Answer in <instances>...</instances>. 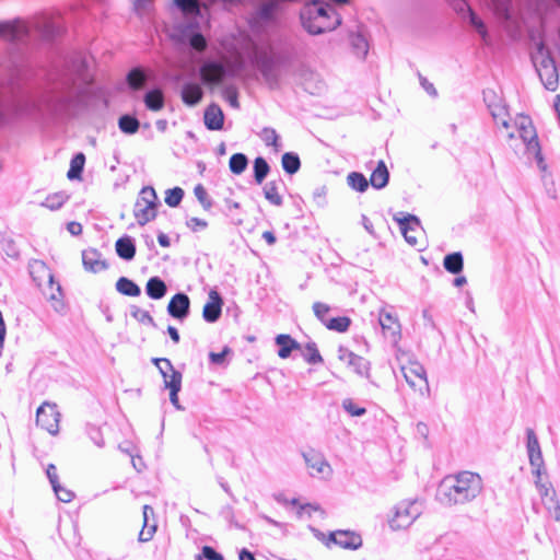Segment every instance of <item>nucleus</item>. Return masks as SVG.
Segmentation results:
<instances>
[{
	"label": "nucleus",
	"instance_id": "obj_19",
	"mask_svg": "<svg viewBox=\"0 0 560 560\" xmlns=\"http://www.w3.org/2000/svg\"><path fill=\"white\" fill-rule=\"evenodd\" d=\"M378 323L385 337L397 340L400 337V324L394 312L381 310L378 314Z\"/></svg>",
	"mask_w": 560,
	"mask_h": 560
},
{
	"label": "nucleus",
	"instance_id": "obj_36",
	"mask_svg": "<svg viewBox=\"0 0 560 560\" xmlns=\"http://www.w3.org/2000/svg\"><path fill=\"white\" fill-rule=\"evenodd\" d=\"M44 294L55 311L59 312L63 308V291L59 282L54 281V289H49V283L47 282V289L44 290Z\"/></svg>",
	"mask_w": 560,
	"mask_h": 560
},
{
	"label": "nucleus",
	"instance_id": "obj_62",
	"mask_svg": "<svg viewBox=\"0 0 560 560\" xmlns=\"http://www.w3.org/2000/svg\"><path fill=\"white\" fill-rule=\"evenodd\" d=\"M203 558L207 560H224V557L210 546H203L201 555H198L196 560H202Z\"/></svg>",
	"mask_w": 560,
	"mask_h": 560
},
{
	"label": "nucleus",
	"instance_id": "obj_50",
	"mask_svg": "<svg viewBox=\"0 0 560 560\" xmlns=\"http://www.w3.org/2000/svg\"><path fill=\"white\" fill-rule=\"evenodd\" d=\"M259 138L265 142L266 145H271L278 151L281 148L279 135L276 129L271 127H265L259 132Z\"/></svg>",
	"mask_w": 560,
	"mask_h": 560
},
{
	"label": "nucleus",
	"instance_id": "obj_6",
	"mask_svg": "<svg viewBox=\"0 0 560 560\" xmlns=\"http://www.w3.org/2000/svg\"><path fill=\"white\" fill-rule=\"evenodd\" d=\"M518 137L526 147V152L534 156L537 167L540 172H547V164L541 154L540 144L532 119L528 116L521 115L515 120Z\"/></svg>",
	"mask_w": 560,
	"mask_h": 560
},
{
	"label": "nucleus",
	"instance_id": "obj_35",
	"mask_svg": "<svg viewBox=\"0 0 560 560\" xmlns=\"http://www.w3.org/2000/svg\"><path fill=\"white\" fill-rule=\"evenodd\" d=\"M489 110L498 126H502L505 129L510 128L509 113L502 101H498V103H491V105H489Z\"/></svg>",
	"mask_w": 560,
	"mask_h": 560
},
{
	"label": "nucleus",
	"instance_id": "obj_56",
	"mask_svg": "<svg viewBox=\"0 0 560 560\" xmlns=\"http://www.w3.org/2000/svg\"><path fill=\"white\" fill-rule=\"evenodd\" d=\"M312 308H313V312H314V315L316 316V318L326 327L327 322H329V319H330V318H328V314L330 312V306L323 302H315L313 304Z\"/></svg>",
	"mask_w": 560,
	"mask_h": 560
},
{
	"label": "nucleus",
	"instance_id": "obj_12",
	"mask_svg": "<svg viewBox=\"0 0 560 560\" xmlns=\"http://www.w3.org/2000/svg\"><path fill=\"white\" fill-rule=\"evenodd\" d=\"M221 47L230 55L250 52L256 45L245 31H235L224 35L220 40Z\"/></svg>",
	"mask_w": 560,
	"mask_h": 560
},
{
	"label": "nucleus",
	"instance_id": "obj_46",
	"mask_svg": "<svg viewBox=\"0 0 560 560\" xmlns=\"http://www.w3.org/2000/svg\"><path fill=\"white\" fill-rule=\"evenodd\" d=\"M348 185L355 191L364 192L369 188V180L359 172H351L347 176Z\"/></svg>",
	"mask_w": 560,
	"mask_h": 560
},
{
	"label": "nucleus",
	"instance_id": "obj_47",
	"mask_svg": "<svg viewBox=\"0 0 560 560\" xmlns=\"http://www.w3.org/2000/svg\"><path fill=\"white\" fill-rule=\"evenodd\" d=\"M248 165V159L244 153H234L229 161L230 171L235 174H242Z\"/></svg>",
	"mask_w": 560,
	"mask_h": 560
},
{
	"label": "nucleus",
	"instance_id": "obj_45",
	"mask_svg": "<svg viewBox=\"0 0 560 560\" xmlns=\"http://www.w3.org/2000/svg\"><path fill=\"white\" fill-rule=\"evenodd\" d=\"M85 163V155L83 153H77L70 162V168L67 173L69 179H78L81 177Z\"/></svg>",
	"mask_w": 560,
	"mask_h": 560
},
{
	"label": "nucleus",
	"instance_id": "obj_28",
	"mask_svg": "<svg viewBox=\"0 0 560 560\" xmlns=\"http://www.w3.org/2000/svg\"><path fill=\"white\" fill-rule=\"evenodd\" d=\"M280 186H283V180L278 178L267 182L262 188L265 198L276 207H280L283 203L282 196L279 194Z\"/></svg>",
	"mask_w": 560,
	"mask_h": 560
},
{
	"label": "nucleus",
	"instance_id": "obj_5",
	"mask_svg": "<svg viewBox=\"0 0 560 560\" xmlns=\"http://www.w3.org/2000/svg\"><path fill=\"white\" fill-rule=\"evenodd\" d=\"M303 28L311 35L331 32L341 24V18L329 4L306 3L300 12Z\"/></svg>",
	"mask_w": 560,
	"mask_h": 560
},
{
	"label": "nucleus",
	"instance_id": "obj_14",
	"mask_svg": "<svg viewBox=\"0 0 560 560\" xmlns=\"http://www.w3.org/2000/svg\"><path fill=\"white\" fill-rule=\"evenodd\" d=\"M526 448L529 464L535 468L533 471L534 475L539 478L541 476V470L545 466V462L542 458V453L538 438L533 429L528 428L526 430Z\"/></svg>",
	"mask_w": 560,
	"mask_h": 560
},
{
	"label": "nucleus",
	"instance_id": "obj_32",
	"mask_svg": "<svg viewBox=\"0 0 560 560\" xmlns=\"http://www.w3.org/2000/svg\"><path fill=\"white\" fill-rule=\"evenodd\" d=\"M143 102L149 110L159 112L165 105L164 93L159 88L149 90L143 96Z\"/></svg>",
	"mask_w": 560,
	"mask_h": 560
},
{
	"label": "nucleus",
	"instance_id": "obj_26",
	"mask_svg": "<svg viewBox=\"0 0 560 560\" xmlns=\"http://www.w3.org/2000/svg\"><path fill=\"white\" fill-rule=\"evenodd\" d=\"M150 79V74L141 67L132 68L127 74V83L133 91L142 90Z\"/></svg>",
	"mask_w": 560,
	"mask_h": 560
},
{
	"label": "nucleus",
	"instance_id": "obj_41",
	"mask_svg": "<svg viewBox=\"0 0 560 560\" xmlns=\"http://www.w3.org/2000/svg\"><path fill=\"white\" fill-rule=\"evenodd\" d=\"M116 290L122 294V295H126V296H139L141 294V289L140 287L135 282L132 281L131 279L127 278V277H120L117 281H116Z\"/></svg>",
	"mask_w": 560,
	"mask_h": 560
},
{
	"label": "nucleus",
	"instance_id": "obj_44",
	"mask_svg": "<svg viewBox=\"0 0 560 560\" xmlns=\"http://www.w3.org/2000/svg\"><path fill=\"white\" fill-rule=\"evenodd\" d=\"M282 168L285 173L293 175L299 172L301 167V161L296 153L287 152L281 159Z\"/></svg>",
	"mask_w": 560,
	"mask_h": 560
},
{
	"label": "nucleus",
	"instance_id": "obj_10",
	"mask_svg": "<svg viewBox=\"0 0 560 560\" xmlns=\"http://www.w3.org/2000/svg\"><path fill=\"white\" fill-rule=\"evenodd\" d=\"M199 71L206 85H220L225 78L235 75L234 70L220 60H206Z\"/></svg>",
	"mask_w": 560,
	"mask_h": 560
},
{
	"label": "nucleus",
	"instance_id": "obj_20",
	"mask_svg": "<svg viewBox=\"0 0 560 560\" xmlns=\"http://www.w3.org/2000/svg\"><path fill=\"white\" fill-rule=\"evenodd\" d=\"M223 299L217 290H210L209 300L202 310V317L207 323H215L222 314Z\"/></svg>",
	"mask_w": 560,
	"mask_h": 560
},
{
	"label": "nucleus",
	"instance_id": "obj_1",
	"mask_svg": "<svg viewBox=\"0 0 560 560\" xmlns=\"http://www.w3.org/2000/svg\"><path fill=\"white\" fill-rule=\"evenodd\" d=\"M91 82L89 61L84 55L78 52L71 59L69 77L58 91L45 100L38 101L26 95L10 102L0 101V127L16 118L38 114L43 106L55 115L67 114L79 105Z\"/></svg>",
	"mask_w": 560,
	"mask_h": 560
},
{
	"label": "nucleus",
	"instance_id": "obj_3",
	"mask_svg": "<svg viewBox=\"0 0 560 560\" xmlns=\"http://www.w3.org/2000/svg\"><path fill=\"white\" fill-rule=\"evenodd\" d=\"M67 21L60 11H47L32 20L14 19L0 22V37L11 43H26L33 32L44 40H52L66 33Z\"/></svg>",
	"mask_w": 560,
	"mask_h": 560
},
{
	"label": "nucleus",
	"instance_id": "obj_13",
	"mask_svg": "<svg viewBox=\"0 0 560 560\" xmlns=\"http://www.w3.org/2000/svg\"><path fill=\"white\" fill-rule=\"evenodd\" d=\"M60 412L56 404L44 402L36 412V423L50 434L59 431Z\"/></svg>",
	"mask_w": 560,
	"mask_h": 560
},
{
	"label": "nucleus",
	"instance_id": "obj_27",
	"mask_svg": "<svg viewBox=\"0 0 560 560\" xmlns=\"http://www.w3.org/2000/svg\"><path fill=\"white\" fill-rule=\"evenodd\" d=\"M388 180L389 172L387 166L383 160H380L371 174L370 183L375 189H382L388 184Z\"/></svg>",
	"mask_w": 560,
	"mask_h": 560
},
{
	"label": "nucleus",
	"instance_id": "obj_54",
	"mask_svg": "<svg viewBox=\"0 0 560 560\" xmlns=\"http://www.w3.org/2000/svg\"><path fill=\"white\" fill-rule=\"evenodd\" d=\"M350 325L351 319L348 316H339L330 318L329 322H327L326 328L338 332H345L349 329Z\"/></svg>",
	"mask_w": 560,
	"mask_h": 560
},
{
	"label": "nucleus",
	"instance_id": "obj_25",
	"mask_svg": "<svg viewBox=\"0 0 560 560\" xmlns=\"http://www.w3.org/2000/svg\"><path fill=\"white\" fill-rule=\"evenodd\" d=\"M115 249L119 258L130 261L136 256V243L129 235H124L116 241Z\"/></svg>",
	"mask_w": 560,
	"mask_h": 560
},
{
	"label": "nucleus",
	"instance_id": "obj_34",
	"mask_svg": "<svg viewBox=\"0 0 560 560\" xmlns=\"http://www.w3.org/2000/svg\"><path fill=\"white\" fill-rule=\"evenodd\" d=\"M533 62L537 72L541 69H546L556 63L553 57L551 56L550 50L546 47V45L540 42L537 45V54L533 57Z\"/></svg>",
	"mask_w": 560,
	"mask_h": 560
},
{
	"label": "nucleus",
	"instance_id": "obj_23",
	"mask_svg": "<svg viewBox=\"0 0 560 560\" xmlns=\"http://www.w3.org/2000/svg\"><path fill=\"white\" fill-rule=\"evenodd\" d=\"M205 126L209 130H221L224 124V115L217 104L209 105L203 115Z\"/></svg>",
	"mask_w": 560,
	"mask_h": 560
},
{
	"label": "nucleus",
	"instance_id": "obj_17",
	"mask_svg": "<svg viewBox=\"0 0 560 560\" xmlns=\"http://www.w3.org/2000/svg\"><path fill=\"white\" fill-rule=\"evenodd\" d=\"M303 457L312 476L328 477L331 475V467L320 453L310 451L303 453Z\"/></svg>",
	"mask_w": 560,
	"mask_h": 560
},
{
	"label": "nucleus",
	"instance_id": "obj_64",
	"mask_svg": "<svg viewBox=\"0 0 560 560\" xmlns=\"http://www.w3.org/2000/svg\"><path fill=\"white\" fill-rule=\"evenodd\" d=\"M186 225L191 232H200L208 228V222L200 218H189L186 220Z\"/></svg>",
	"mask_w": 560,
	"mask_h": 560
},
{
	"label": "nucleus",
	"instance_id": "obj_57",
	"mask_svg": "<svg viewBox=\"0 0 560 560\" xmlns=\"http://www.w3.org/2000/svg\"><path fill=\"white\" fill-rule=\"evenodd\" d=\"M544 505L548 510V513L556 521H560V503L556 499V493L553 495L546 497V501H542Z\"/></svg>",
	"mask_w": 560,
	"mask_h": 560
},
{
	"label": "nucleus",
	"instance_id": "obj_49",
	"mask_svg": "<svg viewBox=\"0 0 560 560\" xmlns=\"http://www.w3.org/2000/svg\"><path fill=\"white\" fill-rule=\"evenodd\" d=\"M269 171H270V166L264 158L258 156L255 159V161H254V179L257 184H261L265 180Z\"/></svg>",
	"mask_w": 560,
	"mask_h": 560
},
{
	"label": "nucleus",
	"instance_id": "obj_48",
	"mask_svg": "<svg viewBox=\"0 0 560 560\" xmlns=\"http://www.w3.org/2000/svg\"><path fill=\"white\" fill-rule=\"evenodd\" d=\"M68 196L60 191V192H55V194H51V195H48L46 197V199L42 202V206L49 209V210H58L60 209L65 202L68 200Z\"/></svg>",
	"mask_w": 560,
	"mask_h": 560
},
{
	"label": "nucleus",
	"instance_id": "obj_9",
	"mask_svg": "<svg viewBox=\"0 0 560 560\" xmlns=\"http://www.w3.org/2000/svg\"><path fill=\"white\" fill-rule=\"evenodd\" d=\"M422 513V503L418 500H405L395 508L393 515L388 520L389 527L393 530L408 528Z\"/></svg>",
	"mask_w": 560,
	"mask_h": 560
},
{
	"label": "nucleus",
	"instance_id": "obj_33",
	"mask_svg": "<svg viewBox=\"0 0 560 560\" xmlns=\"http://www.w3.org/2000/svg\"><path fill=\"white\" fill-rule=\"evenodd\" d=\"M276 343L279 347L278 355L281 359H287L291 355L293 350L301 349L300 343L290 335H278L276 337Z\"/></svg>",
	"mask_w": 560,
	"mask_h": 560
},
{
	"label": "nucleus",
	"instance_id": "obj_21",
	"mask_svg": "<svg viewBox=\"0 0 560 560\" xmlns=\"http://www.w3.org/2000/svg\"><path fill=\"white\" fill-rule=\"evenodd\" d=\"M329 540L345 549L357 550L362 546L360 535L349 530H337L331 533Z\"/></svg>",
	"mask_w": 560,
	"mask_h": 560
},
{
	"label": "nucleus",
	"instance_id": "obj_52",
	"mask_svg": "<svg viewBox=\"0 0 560 560\" xmlns=\"http://www.w3.org/2000/svg\"><path fill=\"white\" fill-rule=\"evenodd\" d=\"M130 315L132 318H135L137 322H139L143 325L156 327V324H155L153 317L150 315V313L148 311L140 308L137 305H132L130 307Z\"/></svg>",
	"mask_w": 560,
	"mask_h": 560
},
{
	"label": "nucleus",
	"instance_id": "obj_18",
	"mask_svg": "<svg viewBox=\"0 0 560 560\" xmlns=\"http://www.w3.org/2000/svg\"><path fill=\"white\" fill-rule=\"evenodd\" d=\"M28 272L37 287L40 288L44 282H48L49 289H54V275L43 260L34 259L30 261Z\"/></svg>",
	"mask_w": 560,
	"mask_h": 560
},
{
	"label": "nucleus",
	"instance_id": "obj_24",
	"mask_svg": "<svg viewBox=\"0 0 560 560\" xmlns=\"http://www.w3.org/2000/svg\"><path fill=\"white\" fill-rule=\"evenodd\" d=\"M180 96L184 104L192 107L202 100L203 91L199 84L188 82L183 85Z\"/></svg>",
	"mask_w": 560,
	"mask_h": 560
},
{
	"label": "nucleus",
	"instance_id": "obj_63",
	"mask_svg": "<svg viewBox=\"0 0 560 560\" xmlns=\"http://www.w3.org/2000/svg\"><path fill=\"white\" fill-rule=\"evenodd\" d=\"M450 5L457 14L462 16H465L469 14V11H472L466 0H450Z\"/></svg>",
	"mask_w": 560,
	"mask_h": 560
},
{
	"label": "nucleus",
	"instance_id": "obj_42",
	"mask_svg": "<svg viewBox=\"0 0 560 560\" xmlns=\"http://www.w3.org/2000/svg\"><path fill=\"white\" fill-rule=\"evenodd\" d=\"M468 19L469 24L476 30V32L479 34L483 45L490 46L491 45V37L488 33L487 26L482 22V20L472 11H469Z\"/></svg>",
	"mask_w": 560,
	"mask_h": 560
},
{
	"label": "nucleus",
	"instance_id": "obj_22",
	"mask_svg": "<svg viewBox=\"0 0 560 560\" xmlns=\"http://www.w3.org/2000/svg\"><path fill=\"white\" fill-rule=\"evenodd\" d=\"M82 262L86 271L97 273L108 268L106 260L102 259V254L95 248H89L82 252Z\"/></svg>",
	"mask_w": 560,
	"mask_h": 560
},
{
	"label": "nucleus",
	"instance_id": "obj_16",
	"mask_svg": "<svg viewBox=\"0 0 560 560\" xmlns=\"http://www.w3.org/2000/svg\"><path fill=\"white\" fill-rule=\"evenodd\" d=\"M167 313L170 316L179 322L186 319L190 313L189 296L183 292L174 294L168 302Z\"/></svg>",
	"mask_w": 560,
	"mask_h": 560
},
{
	"label": "nucleus",
	"instance_id": "obj_29",
	"mask_svg": "<svg viewBox=\"0 0 560 560\" xmlns=\"http://www.w3.org/2000/svg\"><path fill=\"white\" fill-rule=\"evenodd\" d=\"M142 513H143V526H142V529L140 530L139 535H138V540L140 542H148L150 541L155 532H156V524L153 523V524H149V515H153L154 514V510L152 506L145 504L142 509Z\"/></svg>",
	"mask_w": 560,
	"mask_h": 560
},
{
	"label": "nucleus",
	"instance_id": "obj_51",
	"mask_svg": "<svg viewBox=\"0 0 560 560\" xmlns=\"http://www.w3.org/2000/svg\"><path fill=\"white\" fill-rule=\"evenodd\" d=\"M304 360L310 364H318L323 362V358L317 349V345L314 341H310L305 345L302 351Z\"/></svg>",
	"mask_w": 560,
	"mask_h": 560
},
{
	"label": "nucleus",
	"instance_id": "obj_58",
	"mask_svg": "<svg viewBox=\"0 0 560 560\" xmlns=\"http://www.w3.org/2000/svg\"><path fill=\"white\" fill-rule=\"evenodd\" d=\"M194 194H195L196 198L198 199V201L202 205L205 210H209L212 207V201L209 198V195H208L206 188L201 184H198L195 187Z\"/></svg>",
	"mask_w": 560,
	"mask_h": 560
},
{
	"label": "nucleus",
	"instance_id": "obj_30",
	"mask_svg": "<svg viewBox=\"0 0 560 560\" xmlns=\"http://www.w3.org/2000/svg\"><path fill=\"white\" fill-rule=\"evenodd\" d=\"M182 373L179 371H174L173 374H171L170 376V381H166L165 386L166 388L170 389V400L177 410L183 409L178 400V393L182 388Z\"/></svg>",
	"mask_w": 560,
	"mask_h": 560
},
{
	"label": "nucleus",
	"instance_id": "obj_53",
	"mask_svg": "<svg viewBox=\"0 0 560 560\" xmlns=\"http://www.w3.org/2000/svg\"><path fill=\"white\" fill-rule=\"evenodd\" d=\"M154 365L159 369L160 373L163 376L164 385L166 386V381H170L171 374L176 371L172 364V362L166 358H154L152 360Z\"/></svg>",
	"mask_w": 560,
	"mask_h": 560
},
{
	"label": "nucleus",
	"instance_id": "obj_60",
	"mask_svg": "<svg viewBox=\"0 0 560 560\" xmlns=\"http://www.w3.org/2000/svg\"><path fill=\"white\" fill-rule=\"evenodd\" d=\"M223 96L233 108H240L238 92L235 86L228 85L223 89Z\"/></svg>",
	"mask_w": 560,
	"mask_h": 560
},
{
	"label": "nucleus",
	"instance_id": "obj_8",
	"mask_svg": "<svg viewBox=\"0 0 560 560\" xmlns=\"http://www.w3.org/2000/svg\"><path fill=\"white\" fill-rule=\"evenodd\" d=\"M160 206L158 195L153 187H143L137 198L133 208V215L140 226L145 225L156 217V209Z\"/></svg>",
	"mask_w": 560,
	"mask_h": 560
},
{
	"label": "nucleus",
	"instance_id": "obj_7",
	"mask_svg": "<svg viewBox=\"0 0 560 560\" xmlns=\"http://www.w3.org/2000/svg\"><path fill=\"white\" fill-rule=\"evenodd\" d=\"M249 61L261 73L268 85L276 86L278 84V61L271 52L266 49H259L255 45L249 52Z\"/></svg>",
	"mask_w": 560,
	"mask_h": 560
},
{
	"label": "nucleus",
	"instance_id": "obj_4",
	"mask_svg": "<svg viewBox=\"0 0 560 560\" xmlns=\"http://www.w3.org/2000/svg\"><path fill=\"white\" fill-rule=\"evenodd\" d=\"M483 489L479 474L463 470L445 476L439 483L436 498L446 505H464L474 501Z\"/></svg>",
	"mask_w": 560,
	"mask_h": 560
},
{
	"label": "nucleus",
	"instance_id": "obj_11",
	"mask_svg": "<svg viewBox=\"0 0 560 560\" xmlns=\"http://www.w3.org/2000/svg\"><path fill=\"white\" fill-rule=\"evenodd\" d=\"M401 373L408 385L421 395L429 394L430 387L424 366L418 361H409L401 366Z\"/></svg>",
	"mask_w": 560,
	"mask_h": 560
},
{
	"label": "nucleus",
	"instance_id": "obj_43",
	"mask_svg": "<svg viewBox=\"0 0 560 560\" xmlns=\"http://www.w3.org/2000/svg\"><path fill=\"white\" fill-rule=\"evenodd\" d=\"M140 127L139 119L130 114H124L118 118V128L126 135H135Z\"/></svg>",
	"mask_w": 560,
	"mask_h": 560
},
{
	"label": "nucleus",
	"instance_id": "obj_39",
	"mask_svg": "<svg viewBox=\"0 0 560 560\" xmlns=\"http://www.w3.org/2000/svg\"><path fill=\"white\" fill-rule=\"evenodd\" d=\"M443 266L452 275H458L464 268V258L460 252L447 254L444 257Z\"/></svg>",
	"mask_w": 560,
	"mask_h": 560
},
{
	"label": "nucleus",
	"instance_id": "obj_38",
	"mask_svg": "<svg viewBox=\"0 0 560 560\" xmlns=\"http://www.w3.org/2000/svg\"><path fill=\"white\" fill-rule=\"evenodd\" d=\"M349 42L352 52L357 57L364 59L369 52V43L364 35L361 33H351L349 36Z\"/></svg>",
	"mask_w": 560,
	"mask_h": 560
},
{
	"label": "nucleus",
	"instance_id": "obj_61",
	"mask_svg": "<svg viewBox=\"0 0 560 560\" xmlns=\"http://www.w3.org/2000/svg\"><path fill=\"white\" fill-rule=\"evenodd\" d=\"M342 407L343 409L351 416H354V417H361V416H364L366 413V409L363 408V407H359L358 405H355L353 402L352 399L350 398H347L342 401Z\"/></svg>",
	"mask_w": 560,
	"mask_h": 560
},
{
	"label": "nucleus",
	"instance_id": "obj_15",
	"mask_svg": "<svg viewBox=\"0 0 560 560\" xmlns=\"http://www.w3.org/2000/svg\"><path fill=\"white\" fill-rule=\"evenodd\" d=\"M401 218L395 217L394 220L399 224L400 231L406 240L412 246L418 244L416 233L421 229L420 220L413 214L399 213Z\"/></svg>",
	"mask_w": 560,
	"mask_h": 560
},
{
	"label": "nucleus",
	"instance_id": "obj_2",
	"mask_svg": "<svg viewBox=\"0 0 560 560\" xmlns=\"http://www.w3.org/2000/svg\"><path fill=\"white\" fill-rule=\"evenodd\" d=\"M244 0H174V4L182 12L183 20L175 27L177 42L188 44L189 47L202 54L208 48V40L203 32L210 27V13L212 7L220 5L224 10H232Z\"/></svg>",
	"mask_w": 560,
	"mask_h": 560
},
{
	"label": "nucleus",
	"instance_id": "obj_40",
	"mask_svg": "<svg viewBox=\"0 0 560 560\" xmlns=\"http://www.w3.org/2000/svg\"><path fill=\"white\" fill-rule=\"evenodd\" d=\"M348 358V364L353 368L354 372L360 376H369L370 363L364 358L353 353L352 351H346Z\"/></svg>",
	"mask_w": 560,
	"mask_h": 560
},
{
	"label": "nucleus",
	"instance_id": "obj_37",
	"mask_svg": "<svg viewBox=\"0 0 560 560\" xmlns=\"http://www.w3.org/2000/svg\"><path fill=\"white\" fill-rule=\"evenodd\" d=\"M537 73L541 80V83L544 84V86L547 90H549V91L557 90L558 83H559V74H558L556 63L550 67H547L546 69L539 70V72H537Z\"/></svg>",
	"mask_w": 560,
	"mask_h": 560
},
{
	"label": "nucleus",
	"instance_id": "obj_31",
	"mask_svg": "<svg viewBox=\"0 0 560 560\" xmlns=\"http://www.w3.org/2000/svg\"><path fill=\"white\" fill-rule=\"evenodd\" d=\"M145 293L152 300H161L167 293V285L160 277H151L145 284Z\"/></svg>",
	"mask_w": 560,
	"mask_h": 560
},
{
	"label": "nucleus",
	"instance_id": "obj_59",
	"mask_svg": "<svg viewBox=\"0 0 560 560\" xmlns=\"http://www.w3.org/2000/svg\"><path fill=\"white\" fill-rule=\"evenodd\" d=\"M52 490L57 497V499L61 502L69 503L73 500L74 493L70 489H67L58 482L52 487Z\"/></svg>",
	"mask_w": 560,
	"mask_h": 560
},
{
	"label": "nucleus",
	"instance_id": "obj_55",
	"mask_svg": "<svg viewBox=\"0 0 560 560\" xmlns=\"http://www.w3.org/2000/svg\"><path fill=\"white\" fill-rule=\"evenodd\" d=\"M184 190L180 187H174L165 191V202L167 206L178 207L184 198Z\"/></svg>",
	"mask_w": 560,
	"mask_h": 560
}]
</instances>
